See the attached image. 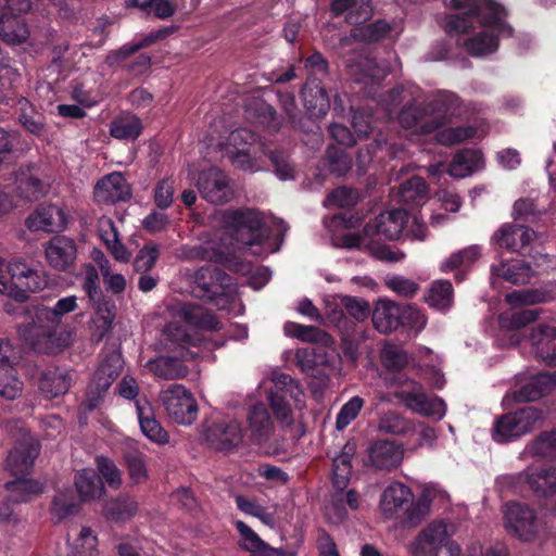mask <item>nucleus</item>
<instances>
[{
	"mask_svg": "<svg viewBox=\"0 0 556 556\" xmlns=\"http://www.w3.org/2000/svg\"><path fill=\"white\" fill-rule=\"evenodd\" d=\"M427 325L426 315L417 307L404 304L401 313V327L419 333Z\"/></svg>",
	"mask_w": 556,
	"mask_h": 556,
	"instance_id": "69168bd1",
	"label": "nucleus"
},
{
	"mask_svg": "<svg viewBox=\"0 0 556 556\" xmlns=\"http://www.w3.org/2000/svg\"><path fill=\"white\" fill-rule=\"evenodd\" d=\"M160 401L168 417L178 425L189 426L198 416V404L192 393L181 384H173L160 393Z\"/></svg>",
	"mask_w": 556,
	"mask_h": 556,
	"instance_id": "4468645a",
	"label": "nucleus"
},
{
	"mask_svg": "<svg viewBox=\"0 0 556 556\" xmlns=\"http://www.w3.org/2000/svg\"><path fill=\"white\" fill-rule=\"evenodd\" d=\"M170 312L174 319L166 325L164 334L173 344L179 346L195 345L198 339L193 337L191 331L219 329V321L215 316L198 304H177L170 307Z\"/></svg>",
	"mask_w": 556,
	"mask_h": 556,
	"instance_id": "423d86ee",
	"label": "nucleus"
},
{
	"mask_svg": "<svg viewBox=\"0 0 556 556\" xmlns=\"http://www.w3.org/2000/svg\"><path fill=\"white\" fill-rule=\"evenodd\" d=\"M283 332L288 337H294L305 342H325L329 341V337L323 330L314 326H304L293 321H287L283 325Z\"/></svg>",
	"mask_w": 556,
	"mask_h": 556,
	"instance_id": "13d9d810",
	"label": "nucleus"
},
{
	"mask_svg": "<svg viewBox=\"0 0 556 556\" xmlns=\"http://www.w3.org/2000/svg\"><path fill=\"white\" fill-rule=\"evenodd\" d=\"M220 223V229L216 230L212 238L202 244L186 248L182 252L185 258L203 260L220 263L227 268L247 274L250 264L235 261L236 251L233 242L242 245L261 244L270 236V227L279 232H286L288 227L281 219L269 218L254 208H228L215 214Z\"/></svg>",
	"mask_w": 556,
	"mask_h": 556,
	"instance_id": "f257e3e1",
	"label": "nucleus"
},
{
	"mask_svg": "<svg viewBox=\"0 0 556 556\" xmlns=\"http://www.w3.org/2000/svg\"><path fill=\"white\" fill-rule=\"evenodd\" d=\"M409 421L395 412H387L379 419V429L386 433L401 435L412 430Z\"/></svg>",
	"mask_w": 556,
	"mask_h": 556,
	"instance_id": "680f3d73",
	"label": "nucleus"
},
{
	"mask_svg": "<svg viewBox=\"0 0 556 556\" xmlns=\"http://www.w3.org/2000/svg\"><path fill=\"white\" fill-rule=\"evenodd\" d=\"M535 237V232L528 226L507 223L494 231L491 244L511 253H521Z\"/></svg>",
	"mask_w": 556,
	"mask_h": 556,
	"instance_id": "a211bd4d",
	"label": "nucleus"
},
{
	"mask_svg": "<svg viewBox=\"0 0 556 556\" xmlns=\"http://www.w3.org/2000/svg\"><path fill=\"white\" fill-rule=\"evenodd\" d=\"M331 11L336 14L348 12L346 21L350 24L358 25L371 16L369 0H333Z\"/></svg>",
	"mask_w": 556,
	"mask_h": 556,
	"instance_id": "a19ab883",
	"label": "nucleus"
},
{
	"mask_svg": "<svg viewBox=\"0 0 556 556\" xmlns=\"http://www.w3.org/2000/svg\"><path fill=\"white\" fill-rule=\"evenodd\" d=\"M138 505L129 496H118L104 506V515L112 520L122 521L132 517L137 511Z\"/></svg>",
	"mask_w": 556,
	"mask_h": 556,
	"instance_id": "6e6d98bb",
	"label": "nucleus"
},
{
	"mask_svg": "<svg viewBox=\"0 0 556 556\" xmlns=\"http://www.w3.org/2000/svg\"><path fill=\"white\" fill-rule=\"evenodd\" d=\"M302 98L312 117L325 116L330 108L329 97L316 79H308L302 89Z\"/></svg>",
	"mask_w": 556,
	"mask_h": 556,
	"instance_id": "473e14b6",
	"label": "nucleus"
},
{
	"mask_svg": "<svg viewBox=\"0 0 556 556\" xmlns=\"http://www.w3.org/2000/svg\"><path fill=\"white\" fill-rule=\"evenodd\" d=\"M264 390L267 401L274 409V413L282 424L289 425L292 422L291 409L286 402V396L277 392V390L270 384V378L264 379L258 387Z\"/></svg>",
	"mask_w": 556,
	"mask_h": 556,
	"instance_id": "49530a36",
	"label": "nucleus"
},
{
	"mask_svg": "<svg viewBox=\"0 0 556 556\" xmlns=\"http://www.w3.org/2000/svg\"><path fill=\"white\" fill-rule=\"evenodd\" d=\"M547 296L545 291L539 289L516 290L506 294L505 300L510 305V309L500 315L501 328L515 330L536 320L540 315L538 308L518 309L523 306L545 302Z\"/></svg>",
	"mask_w": 556,
	"mask_h": 556,
	"instance_id": "9d476101",
	"label": "nucleus"
},
{
	"mask_svg": "<svg viewBox=\"0 0 556 556\" xmlns=\"http://www.w3.org/2000/svg\"><path fill=\"white\" fill-rule=\"evenodd\" d=\"M45 252L50 266L59 270L67 269L74 263L77 253L74 241L64 236L50 239Z\"/></svg>",
	"mask_w": 556,
	"mask_h": 556,
	"instance_id": "bb28decb",
	"label": "nucleus"
},
{
	"mask_svg": "<svg viewBox=\"0 0 556 556\" xmlns=\"http://www.w3.org/2000/svg\"><path fill=\"white\" fill-rule=\"evenodd\" d=\"M482 154L472 149L458 151L450 163L446 173L454 178H465L483 167Z\"/></svg>",
	"mask_w": 556,
	"mask_h": 556,
	"instance_id": "2f4dec72",
	"label": "nucleus"
},
{
	"mask_svg": "<svg viewBox=\"0 0 556 556\" xmlns=\"http://www.w3.org/2000/svg\"><path fill=\"white\" fill-rule=\"evenodd\" d=\"M444 3L458 11L446 17V33L458 35L477 26L481 28L479 34L464 43L468 53L473 56H485L495 52L498 39L513 33L505 23V10L491 0H444Z\"/></svg>",
	"mask_w": 556,
	"mask_h": 556,
	"instance_id": "7ed1b4c3",
	"label": "nucleus"
},
{
	"mask_svg": "<svg viewBox=\"0 0 556 556\" xmlns=\"http://www.w3.org/2000/svg\"><path fill=\"white\" fill-rule=\"evenodd\" d=\"M402 304L381 299L372 311V323L381 333H389L401 325Z\"/></svg>",
	"mask_w": 556,
	"mask_h": 556,
	"instance_id": "c756f323",
	"label": "nucleus"
},
{
	"mask_svg": "<svg viewBox=\"0 0 556 556\" xmlns=\"http://www.w3.org/2000/svg\"><path fill=\"white\" fill-rule=\"evenodd\" d=\"M553 389H556V371L540 372L530 378L521 388L519 399L523 401H535Z\"/></svg>",
	"mask_w": 556,
	"mask_h": 556,
	"instance_id": "79ce46f5",
	"label": "nucleus"
},
{
	"mask_svg": "<svg viewBox=\"0 0 556 556\" xmlns=\"http://www.w3.org/2000/svg\"><path fill=\"white\" fill-rule=\"evenodd\" d=\"M65 211L54 204L41 205L26 219L31 231L56 232L62 231L67 224Z\"/></svg>",
	"mask_w": 556,
	"mask_h": 556,
	"instance_id": "412c9836",
	"label": "nucleus"
},
{
	"mask_svg": "<svg viewBox=\"0 0 556 556\" xmlns=\"http://www.w3.org/2000/svg\"><path fill=\"white\" fill-rule=\"evenodd\" d=\"M520 477L538 496L546 497L556 493V468L528 469Z\"/></svg>",
	"mask_w": 556,
	"mask_h": 556,
	"instance_id": "f704fd0d",
	"label": "nucleus"
},
{
	"mask_svg": "<svg viewBox=\"0 0 556 556\" xmlns=\"http://www.w3.org/2000/svg\"><path fill=\"white\" fill-rule=\"evenodd\" d=\"M71 386V377L64 370L45 372L40 380V390L50 399L65 394Z\"/></svg>",
	"mask_w": 556,
	"mask_h": 556,
	"instance_id": "c03bdc74",
	"label": "nucleus"
},
{
	"mask_svg": "<svg viewBox=\"0 0 556 556\" xmlns=\"http://www.w3.org/2000/svg\"><path fill=\"white\" fill-rule=\"evenodd\" d=\"M342 244L348 249L368 250L376 258L384 262H399L404 258V254L391 250L388 245H380L368 241L358 233H348L342 237Z\"/></svg>",
	"mask_w": 556,
	"mask_h": 556,
	"instance_id": "7c9ffc66",
	"label": "nucleus"
},
{
	"mask_svg": "<svg viewBox=\"0 0 556 556\" xmlns=\"http://www.w3.org/2000/svg\"><path fill=\"white\" fill-rule=\"evenodd\" d=\"M236 504L241 511L258 518L265 526H268L269 528H274L276 526L277 517L274 507H264L242 495L236 496Z\"/></svg>",
	"mask_w": 556,
	"mask_h": 556,
	"instance_id": "603ef678",
	"label": "nucleus"
},
{
	"mask_svg": "<svg viewBox=\"0 0 556 556\" xmlns=\"http://www.w3.org/2000/svg\"><path fill=\"white\" fill-rule=\"evenodd\" d=\"M8 274L10 279L0 275V293L20 303L26 301L28 292L40 291L47 285V280L37 269L21 261L10 263Z\"/></svg>",
	"mask_w": 556,
	"mask_h": 556,
	"instance_id": "9b49d317",
	"label": "nucleus"
},
{
	"mask_svg": "<svg viewBox=\"0 0 556 556\" xmlns=\"http://www.w3.org/2000/svg\"><path fill=\"white\" fill-rule=\"evenodd\" d=\"M364 406V400L361 396L351 397L337 415L336 426L338 430L348 427L359 414Z\"/></svg>",
	"mask_w": 556,
	"mask_h": 556,
	"instance_id": "774afa93",
	"label": "nucleus"
},
{
	"mask_svg": "<svg viewBox=\"0 0 556 556\" xmlns=\"http://www.w3.org/2000/svg\"><path fill=\"white\" fill-rule=\"evenodd\" d=\"M8 501L25 503L31 501L43 491V484L37 480L16 478L5 483Z\"/></svg>",
	"mask_w": 556,
	"mask_h": 556,
	"instance_id": "4c0bfd02",
	"label": "nucleus"
},
{
	"mask_svg": "<svg viewBox=\"0 0 556 556\" xmlns=\"http://www.w3.org/2000/svg\"><path fill=\"white\" fill-rule=\"evenodd\" d=\"M14 361L11 343L0 342V396L7 400H14L22 393V382L12 367Z\"/></svg>",
	"mask_w": 556,
	"mask_h": 556,
	"instance_id": "4be33fe9",
	"label": "nucleus"
},
{
	"mask_svg": "<svg viewBox=\"0 0 556 556\" xmlns=\"http://www.w3.org/2000/svg\"><path fill=\"white\" fill-rule=\"evenodd\" d=\"M146 367L156 377L175 380L187 376L188 369L181 361L175 357L161 356L149 361Z\"/></svg>",
	"mask_w": 556,
	"mask_h": 556,
	"instance_id": "ea45409f",
	"label": "nucleus"
},
{
	"mask_svg": "<svg viewBox=\"0 0 556 556\" xmlns=\"http://www.w3.org/2000/svg\"><path fill=\"white\" fill-rule=\"evenodd\" d=\"M18 121L22 126L33 135L39 136L45 128V118L34 105L25 98H21L16 103Z\"/></svg>",
	"mask_w": 556,
	"mask_h": 556,
	"instance_id": "37998d69",
	"label": "nucleus"
},
{
	"mask_svg": "<svg viewBox=\"0 0 556 556\" xmlns=\"http://www.w3.org/2000/svg\"><path fill=\"white\" fill-rule=\"evenodd\" d=\"M368 458L377 469H394L403 462L404 448L393 441L379 440L369 446Z\"/></svg>",
	"mask_w": 556,
	"mask_h": 556,
	"instance_id": "393cba45",
	"label": "nucleus"
},
{
	"mask_svg": "<svg viewBox=\"0 0 556 556\" xmlns=\"http://www.w3.org/2000/svg\"><path fill=\"white\" fill-rule=\"evenodd\" d=\"M205 437L215 448L229 450L242 442L243 429L238 420L225 419L210 426Z\"/></svg>",
	"mask_w": 556,
	"mask_h": 556,
	"instance_id": "5701e85b",
	"label": "nucleus"
},
{
	"mask_svg": "<svg viewBox=\"0 0 556 556\" xmlns=\"http://www.w3.org/2000/svg\"><path fill=\"white\" fill-rule=\"evenodd\" d=\"M136 409L142 433L155 443L168 442V434L154 418L151 404L148 401H137Z\"/></svg>",
	"mask_w": 556,
	"mask_h": 556,
	"instance_id": "72a5a7b5",
	"label": "nucleus"
},
{
	"mask_svg": "<svg viewBox=\"0 0 556 556\" xmlns=\"http://www.w3.org/2000/svg\"><path fill=\"white\" fill-rule=\"evenodd\" d=\"M492 278H503L511 283H526L532 276L529 265L520 260L502 262L491 267Z\"/></svg>",
	"mask_w": 556,
	"mask_h": 556,
	"instance_id": "e433bc0d",
	"label": "nucleus"
},
{
	"mask_svg": "<svg viewBox=\"0 0 556 556\" xmlns=\"http://www.w3.org/2000/svg\"><path fill=\"white\" fill-rule=\"evenodd\" d=\"M142 131L141 121L131 114H122L110 126L111 135L121 140H135Z\"/></svg>",
	"mask_w": 556,
	"mask_h": 556,
	"instance_id": "a18cd8bd",
	"label": "nucleus"
},
{
	"mask_svg": "<svg viewBox=\"0 0 556 556\" xmlns=\"http://www.w3.org/2000/svg\"><path fill=\"white\" fill-rule=\"evenodd\" d=\"M270 384L282 393L286 397L293 400L295 408L302 409L304 407V393L299 384L287 374L273 372L270 376Z\"/></svg>",
	"mask_w": 556,
	"mask_h": 556,
	"instance_id": "de8ad7c7",
	"label": "nucleus"
},
{
	"mask_svg": "<svg viewBox=\"0 0 556 556\" xmlns=\"http://www.w3.org/2000/svg\"><path fill=\"white\" fill-rule=\"evenodd\" d=\"M130 188L121 173H111L101 178L94 187L98 202L113 204L130 197Z\"/></svg>",
	"mask_w": 556,
	"mask_h": 556,
	"instance_id": "a878e982",
	"label": "nucleus"
},
{
	"mask_svg": "<svg viewBox=\"0 0 556 556\" xmlns=\"http://www.w3.org/2000/svg\"><path fill=\"white\" fill-rule=\"evenodd\" d=\"M75 485L83 501L99 497L103 492V484L92 469H83L76 475Z\"/></svg>",
	"mask_w": 556,
	"mask_h": 556,
	"instance_id": "09e8293b",
	"label": "nucleus"
},
{
	"mask_svg": "<svg viewBox=\"0 0 556 556\" xmlns=\"http://www.w3.org/2000/svg\"><path fill=\"white\" fill-rule=\"evenodd\" d=\"M390 31V25L384 21L355 27L351 37L361 41H377L384 38Z\"/></svg>",
	"mask_w": 556,
	"mask_h": 556,
	"instance_id": "e2e57ef3",
	"label": "nucleus"
},
{
	"mask_svg": "<svg viewBox=\"0 0 556 556\" xmlns=\"http://www.w3.org/2000/svg\"><path fill=\"white\" fill-rule=\"evenodd\" d=\"M407 223L408 215L404 210L381 213L365 226L363 237L395 240L401 236Z\"/></svg>",
	"mask_w": 556,
	"mask_h": 556,
	"instance_id": "6ab92c4d",
	"label": "nucleus"
},
{
	"mask_svg": "<svg viewBox=\"0 0 556 556\" xmlns=\"http://www.w3.org/2000/svg\"><path fill=\"white\" fill-rule=\"evenodd\" d=\"M194 285L192 292L200 298L214 301L220 309L227 308L238 299L237 286L231 278L218 268L206 265L190 274Z\"/></svg>",
	"mask_w": 556,
	"mask_h": 556,
	"instance_id": "1a4fd4ad",
	"label": "nucleus"
},
{
	"mask_svg": "<svg viewBox=\"0 0 556 556\" xmlns=\"http://www.w3.org/2000/svg\"><path fill=\"white\" fill-rule=\"evenodd\" d=\"M96 465L100 476L110 488L118 489L122 485V471L112 459L105 456H98Z\"/></svg>",
	"mask_w": 556,
	"mask_h": 556,
	"instance_id": "0e129e2a",
	"label": "nucleus"
},
{
	"mask_svg": "<svg viewBox=\"0 0 556 556\" xmlns=\"http://www.w3.org/2000/svg\"><path fill=\"white\" fill-rule=\"evenodd\" d=\"M236 528L240 534V546L251 556H295L292 551L269 546L243 521H237Z\"/></svg>",
	"mask_w": 556,
	"mask_h": 556,
	"instance_id": "cd10ccee",
	"label": "nucleus"
},
{
	"mask_svg": "<svg viewBox=\"0 0 556 556\" xmlns=\"http://www.w3.org/2000/svg\"><path fill=\"white\" fill-rule=\"evenodd\" d=\"M459 99L451 92H439L429 100L414 97L397 115L399 124L412 130L413 135L435 132V140L442 146H453L468 139L483 137L485 131L473 125L444 128L456 115Z\"/></svg>",
	"mask_w": 556,
	"mask_h": 556,
	"instance_id": "f03ea898",
	"label": "nucleus"
},
{
	"mask_svg": "<svg viewBox=\"0 0 556 556\" xmlns=\"http://www.w3.org/2000/svg\"><path fill=\"white\" fill-rule=\"evenodd\" d=\"M428 187L420 177H413L403 182L400 188L401 200L409 204H419L427 199Z\"/></svg>",
	"mask_w": 556,
	"mask_h": 556,
	"instance_id": "bf43d9fd",
	"label": "nucleus"
},
{
	"mask_svg": "<svg viewBox=\"0 0 556 556\" xmlns=\"http://www.w3.org/2000/svg\"><path fill=\"white\" fill-rule=\"evenodd\" d=\"M396 397L412 412L434 420H441L446 413L444 401L438 396H429L424 387L409 381L396 392Z\"/></svg>",
	"mask_w": 556,
	"mask_h": 556,
	"instance_id": "2eb2a0df",
	"label": "nucleus"
},
{
	"mask_svg": "<svg viewBox=\"0 0 556 556\" xmlns=\"http://www.w3.org/2000/svg\"><path fill=\"white\" fill-rule=\"evenodd\" d=\"M345 63L355 81L365 85L380 83L390 72L387 64H378L374 59L364 53L346 58Z\"/></svg>",
	"mask_w": 556,
	"mask_h": 556,
	"instance_id": "aec40b11",
	"label": "nucleus"
},
{
	"mask_svg": "<svg viewBox=\"0 0 556 556\" xmlns=\"http://www.w3.org/2000/svg\"><path fill=\"white\" fill-rule=\"evenodd\" d=\"M380 358L383 367L390 371L401 370L409 362L407 353L394 344H386L381 351Z\"/></svg>",
	"mask_w": 556,
	"mask_h": 556,
	"instance_id": "052dcab7",
	"label": "nucleus"
},
{
	"mask_svg": "<svg viewBox=\"0 0 556 556\" xmlns=\"http://www.w3.org/2000/svg\"><path fill=\"white\" fill-rule=\"evenodd\" d=\"M78 509L77 504L67 492H60L53 497L51 515L56 521L74 515Z\"/></svg>",
	"mask_w": 556,
	"mask_h": 556,
	"instance_id": "338daca9",
	"label": "nucleus"
},
{
	"mask_svg": "<svg viewBox=\"0 0 556 556\" xmlns=\"http://www.w3.org/2000/svg\"><path fill=\"white\" fill-rule=\"evenodd\" d=\"M379 507L387 519L401 518L403 527L415 528L429 515L431 501L427 494L415 497L407 485L394 481L383 490Z\"/></svg>",
	"mask_w": 556,
	"mask_h": 556,
	"instance_id": "39448f33",
	"label": "nucleus"
},
{
	"mask_svg": "<svg viewBox=\"0 0 556 556\" xmlns=\"http://www.w3.org/2000/svg\"><path fill=\"white\" fill-rule=\"evenodd\" d=\"M225 151L231 165L237 169L255 173L262 169L263 147L256 142V136L247 128H239L230 132L227 142L216 141L210 143Z\"/></svg>",
	"mask_w": 556,
	"mask_h": 556,
	"instance_id": "6e6552de",
	"label": "nucleus"
},
{
	"mask_svg": "<svg viewBox=\"0 0 556 556\" xmlns=\"http://www.w3.org/2000/svg\"><path fill=\"white\" fill-rule=\"evenodd\" d=\"M98 540L89 528H81L73 542L68 543L72 556H98Z\"/></svg>",
	"mask_w": 556,
	"mask_h": 556,
	"instance_id": "4d7b16f0",
	"label": "nucleus"
},
{
	"mask_svg": "<svg viewBox=\"0 0 556 556\" xmlns=\"http://www.w3.org/2000/svg\"><path fill=\"white\" fill-rule=\"evenodd\" d=\"M27 26L15 16L3 13L0 16V38L9 43H20L27 39Z\"/></svg>",
	"mask_w": 556,
	"mask_h": 556,
	"instance_id": "3c124183",
	"label": "nucleus"
},
{
	"mask_svg": "<svg viewBox=\"0 0 556 556\" xmlns=\"http://www.w3.org/2000/svg\"><path fill=\"white\" fill-rule=\"evenodd\" d=\"M503 519L506 531L523 542L538 539L544 531L543 522L527 504L507 503L503 508Z\"/></svg>",
	"mask_w": 556,
	"mask_h": 556,
	"instance_id": "f8f14e48",
	"label": "nucleus"
},
{
	"mask_svg": "<svg viewBox=\"0 0 556 556\" xmlns=\"http://www.w3.org/2000/svg\"><path fill=\"white\" fill-rule=\"evenodd\" d=\"M75 295L60 299L54 307L43 305L26 309L31 321L18 327L20 336L37 352L52 353L68 345L70 334L61 329L62 318L76 309Z\"/></svg>",
	"mask_w": 556,
	"mask_h": 556,
	"instance_id": "20e7f679",
	"label": "nucleus"
},
{
	"mask_svg": "<svg viewBox=\"0 0 556 556\" xmlns=\"http://www.w3.org/2000/svg\"><path fill=\"white\" fill-rule=\"evenodd\" d=\"M38 444L30 437H24L23 440L14 446L7 458V468L13 476H20L28 472L35 458L38 455Z\"/></svg>",
	"mask_w": 556,
	"mask_h": 556,
	"instance_id": "c85d7f7f",
	"label": "nucleus"
},
{
	"mask_svg": "<svg viewBox=\"0 0 556 556\" xmlns=\"http://www.w3.org/2000/svg\"><path fill=\"white\" fill-rule=\"evenodd\" d=\"M356 453V443L349 441L342 452L333 458L332 483L337 491H343L352 473V458Z\"/></svg>",
	"mask_w": 556,
	"mask_h": 556,
	"instance_id": "c9c22d12",
	"label": "nucleus"
},
{
	"mask_svg": "<svg viewBox=\"0 0 556 556\" xmlns=\"http://www.w3.org/2000/svg\"><path fill=\"white\" fill-rule=\"evenodd\" d=\"M248 432L254 443H264L274 433L275 424L270 413L263 402H257L249 407L247 414Z\"/></svg>",
	"mask_w": 556,
	"mask_h": 556,
	"instance_id": "b1692460",
	"label": "nucleus"
},
{
	"mask_svg": "<svg viewBox=\"0 0 556 556\" xmlns=\"http://www.w3.org/2000/svg\"><path fill=\"white\" fill-rule=\"evenodd\" d=\"M427 303L437 308L445 309L451 306L453 302V287L448 280H438L431 283L428 295L426 296Z\"/></svg>",
	"mask_w": 556,
	"mask_h": 556,
	"instance_id": "864d4df0",
	"label": "nucleus"
},
{
	"mask_svg": "<svg viewBox=\"0 0 556 556\" xmlns=\"http://www.w3.org/2000/svg\"><path fill=\"white\" fill-rule=\"evenodd\" d=\"M128 477L132 484H141L149 479L144 455L137 450H129L124 454Z\"/></svg>",
	"mask_w": 556,
	"mask_h": 556,
	"instance_id": "5fc2aeb1",
	"label": "nucleus"
},
{
	"mask_svg": "<svg viewBox=\"0 0 556 556\" xmlns=\"http://www.w3.org/2000/svg\"><path fill=\"white\" fill-rule=\"evenodd\" d=\"M556 340V328L547 325H539L529 337L532 350L535 356L544 361V354H547Z\"/></svg>",
	"mask_w": 556,
	"mask_h": 556,
	"instance_id": "8fccbe9b",
	"label": "nucleus"
},
{
	"mask_svg": "<svg viewBox=\"0 0 556 556\" xmlns=\"http://www.w3.org/2000/svg\"><path fill=\"white\" fill-rule=\"evenodd\" d=\"M451 526L442 520H434L424 527L408 543L407 551L410 556H439V552L446 546L450 556H460L459 545L450 542ZM481 546L473 544L468 548V556H480Z\"/></svg>",
	"mask_w": 556,
	"mask_h": 556,
	"instance_id": "0eeeda50",
	"label": "nucleus"
},
{
	"mask_svg": "<svg viewBox=\"0 0 556 556\" xmlns=\"http://www.w3.org/2000/svg\"><path fill=\"white\" fill-rule=\"evenodd\" d=\"M197 188L201 197L212 204H224L232 200L235 191L227 174L211 167L202 170L197 181Z\"/></svg>",
	"mask_w": 556,
	"mask_h": 556,
	"instance_id": "f3484780",
	"label": "nucleus"
},
{
	"mask_svg": "<svg viewBox=\"0 0 556 556\" xmlns=\"http://www.w3.org/2000/svg\"><path fill=\"white\" fill-rule=\"evenodd\" d=\"M543 419V412L533 406L502 416L495 421L492 437L497 442H506L534 429Z\"/></svg>",
	"mask_w": 556,
	"mask_h": 556,
	"instance_id": "ddd939ff",
	"label": "nucleus"
},
{
	"mask_svg": "<svg viewBox=\"0 0 556 556\" xmlns=\"http://www.w3.org/2000/svg\"><path fill=\"white\" fill-rule=\"evenodd\" d=\"M481 256V248L479 245L467 247L456 253H453L441 264V270L448 273L452 270H458L456 278L462 280L464 273Z\"/></svg>",
	"mask_w": 556,
	"mask_h": 556,
	"instance_id": "58836bf2",
	"label": "nucleus"
},
{
	"mask_svg": "<svg viewBox=\"0 0 556 556\" xmlns=\"http://www.w3.org/2000/svg\"><path fill=\"white\" fill-rule=\"evenodd\" d=\"M121 369L122 359L116 353H113L109 358L100 364L89 384L87 397L81 404V413L91 412L98 407L103 394L119 376Z\"/></svg>",
	"mask_w": 556,
	"mask_h": 556,
	"instance_id": "dca6fc26",
	"label": "nucleus"
}]
</instances>
